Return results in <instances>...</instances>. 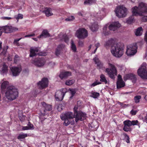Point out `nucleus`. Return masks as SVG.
<instances>
[{
	"label": "nucleus",
	"mask_w": 147,
	"mask_h": 147,
	"mask_svg": "<svg viewBox=\"0 0 147 147\" xmlns=\"http://www.w3.org/2000/svg\"><path fill=\"white\" fill-rule=\"evenodd\" d=\"M131 11L134 16H141L143 13H147V5L144 2H141L139 4L138 7H133Z\"/></svg>",
	"instance_id": "f257e3e1"
},
{
	"label": "nucleus",
	"mask_w": 147,
	"mask_h": 147,
	"mask_svg": "<svg viewBox=\"0 0 147 147\" xmlns=\"http://www.w3.org/2000/svg\"><path fill=\"white\" fill-rule=\"evenodd\" d=\"M124 46L121 43L114 44L111 46V52L114 57L119 58L121 57L124 53Z\"/></svg>",
	"instance_id": "f03ea898"
},
{
	"label": "nucleus",
	"mask_w": 147,
	"mask_h": 147,
	"mask_svg": "<svg viewBox=\"0 0 147 147\" xmlns=\"http://www.w3.org/2000/svg\"><path fill=\"white\" fill-rule=\"evenodd\" d=\"M6 90L5 96L9 100H12L18 96V90L13 86H9Z\"/></svg>",
	"instance_id": "7ed1b4c3"
},
{
	"label": "nucleus",
	"mask_w": 147,
	"mask_h": 147,
	"mask_svg": "<svg viewBox=\"0 0 147 147\" xmlns=\"http://www.w3.org/2000/svg\"><path fill=\"white\" fill-rule=\"evenodd\" d=\"M75 115L71 112H66L62 113L60 117L61 119L64 121L63 124L65 126H67L70 124L73 125L74 124V121L73 119L75 118Z\"/></svg>",
	"instance_id": "20e7f679"
},
{
	"label": "nucleus",
	"mask_w": 147,
	"mask_h": 147,
	"mask_svg": "<svg viewBox=\"0 0 147 147\" xmlns=\"http://www.w3.org/2000/svg\"><path fill=\"white\" fill-rule=\"evenodd\" d=\"M127 9L123 5H119L115 10L116 16L119 18L125 17L127 14Z\"/></svg>",
	"instance_id": "39448f33"
},
{
	"label": "nucleus",
	"mask_w": 147,
	"mask_h": 147,
	"mask_svg": "<svg viewBox=\"0 0 147 147\" xmlns=\"http://www.w3.org/2000/svg\"><path fill=\"white\" fill-rule=\"evenodd\" d=\"M78 107L75 106L74 108V115L75 116V121L77 122L79 121H82L86 119V114L81 111L77 112Z\"/></svg>",
	"instance_id": "423d86ee"
},
{
	"label": "nucleus",
	"mask_w": 147,
	"mask_h": 147,
	"mask_svg": "<svg viewBox=\"0 0 147 147\" xmlns=\"http://www.w3.org/2000/svg\"><path fill=\"white\" fill-rule=\"evenodd\" d=\"M137 47L136 45H130L127 47L126 54L127 56L131 57L137 52Z\"/></svg>",
	"instance_id": "0eeeda50"
},
{
	"label": "nucleus",
	"mask_w": 147,
	"mask_h": 147,
	"mask_svg": "<svg viewBox=\"0 0 147 147\" xmlns=\"http://www.w3.org/2000/svg\"><path fill=\"white\" fill-rule=\"evenodd\" d=\"M110 69L107 68L106 69V72L111 78H114L115 75H117V70L115 65L109 62L108 63Z\"/></svg>",
	"instance_id": "6e6552de"
},
{
	"label": "nucleus",
	"mask_w": 147,
	"mask_h": 147,
	"mask_svg": "<svg viewBox=\"0 0 147 147\" xmlns=\"http://www.w3.org/2000/svg\"><path fill=\"white\" fill-rule=\"evenodd\" d=\"M75 36L79 39H83L86 38L88 35L87 31L84 28H80L75 33Z\"/></svg>",
	"instance_id": "1a4fd4ad"
},
{
	"label": "nucleus",
	"mask_w": 147,
	"mask_h": 147,
	"mask_svg": "<svg viewBox=\"0 0 147 147\" xmlns=\"http://www.w3.org/2000/svg\"><path fill=\"white\" fill-rule=\"evenodd\" d=\"M146 64L143 63L138 70V75L143 78L147 79V70L146 69Z\"/></svg>",
	"instance_id": "9d476101"
},
{
	"label": "nucleus",
	"mask_w": 147,
	"mask_h": 147,
	"mask_svg": "<svg viewBox=\"0 0 147 147\" xmlns=\"http://www.w3.org/2000/svg\"><path fill=\"white\" fill-rule=\"evenodd\" d=\"M66 92V89H63L61 90L57 91L55 95L56 100L57 101H62L63 99Z\"/></svg>",
	"instance_id": "9b49d317"
},
{
	"label": "nucleus",
	"mask_w": 147,
	"mask_h": 147,
	"mask_svg": "<svg viewBox=\"0 0 147 147\" xmlns=\"http://www.w3.org/2000/svg\"><path fill=\"white\" fill-rule=\"evenodd\" d=\"M94 16L98 21L102 20L106 16L105 9V8H101L97 12L94 14Z\"/></svg>",
	"instance_id": "f8f14e48"
},
{
	"label": "nucleus",
	"mask_w": 147,
	"mask_h": 147,
	"mask_svg": "<svg viewBox=\"0 0 147 147\" xmlns=\"http://www.w3.org/2000/svg\"><path fill=\"white\" fill-rule=\"evenodd\" d=\"M38 51L39 49L38 48L31 47L30 50V56L32 57L37 54L41 56H45L46 55L45 53H43L42 52H41L39 54L38 53Z\"/></svg>",
	"instance_id": "ddd939ff"
},
{
	"label": "nucleus",
	"mask_w": 147,
	"mask_h": 147,
	"mask_svg": "<svg viewBox=\"0 0 147 147\" xmlns=\"http://www.w3.org/2000/svg\"><path fill=\"white\" fill-rule=\"evenodd\" d=\"M3 32L6 33H10L17 31V28L11 26H3Z\"/></svg>",
	"instance_id": "4468645a"
},
{
	"label": "nucleus",
	"mask_w": 147,
	"mask_h": 147,
	"mask_svg": "<svg viewBox=\"0 0 147 147\" xmlns=\"http://www.w3.org/2000/svg\"><path fill=\"white\" fill-rule=\"evenodd\" d=\"M10 69L12 74L14 76H17L18 75L22 70L21 66L20 65L17 66L11 67Z\"/></svg>",
	"instance_id": "2eb2a0df"
},
{
	"label": "nucleus",
	"mask_w": 147,
	"mask_h": 147,
	"mask_svg": "<svg viewBox=\"0 0 147 147\" xmlns=\"http://www.w3.org/2000/svg\"><path fill=\"white\" fill-rule=\"evenodd\" d=\"M48 80L46 78H43L41 81L38 83L39 87L40 89H43L47 87L48 85Z\"/></svg>",
	"instance_id": "dca6fc26"
},
{
	"label": "nucleus",
	"mask_w": 147,
	"mask_h": 147,
	"mask_svg": "<svg viewBox=\"0 0 147 147\" xmlns=\"http://www.w3.org/2000/svg\"><path fill=\"white\" fill-rule=\"evenodd\" d=\"M41 104L45 109L43 111H42V110L40 111V117L42 116H44L45 115L46 111H50L52 109V107L51 105H47L44 102H42Z\"/></svg>",
	"instance_id": "f3484780"
},
{
	"label": "nucleus",
	"mask_w": 147,
	"mask_h": 147,
	"mask_svg": "<svg viewBox=\"0 0 147 147\" xmlns=\"http://www.w3.org/2000/svg\"><path fill=\"white\" fill-rule=\"evenodd\" d=\"M121 26V24L118 22L117 21L112 22L109 26V28L110 30L114 31Z\"/></svg>",
	"instance_id": "a211bd4d"
},
{
	"label": "nucleus",
	"mask_w": 147,
	"mask_h": 147,
	"mask_svg": "<svg viewBox=\"0 0 147 147\" xmlns=\"http://www.w3.org/2000/svg\"><path fill=\"white\" fill-rule=\"evenodd\" d=\"M45 63V61L44 59H36L32 62L33 63L39 67L43 66Z\"/></svg>",
	"instance_id": "6ab92c4d"
},
{
	"label": "nucleus",
	"mask_w": 147,
	"mask_h": 147,
	"mask_svg": "<svg viewBox=\"0 0 147 147\" xmlns=\"http://www.w3.org/2000/svg\"><path fill=\"white\" fill-rule=\"evenodd\" d=\"M125 86V82L123 81L121 75H119L118 80L117 82V88H120Z\"/></svg>",
	"instance_id": "aec40b11"
},
{
	"label": "nucleus",
	"mask_w": 147,
	"mask_h": 147,
	"mask_svg": "<svg viewBox=\"0 0 147 147\" xmlns=\"http://www.w3.org/2000/svg\"><path fill=\"white\" fill-rule=\"evenodd\" d=\"M1 89L2 92H3L5 89L9 87L8 86L9 83L8 82L4 80H2L1 82Z\"/></svg>",
	"instance_id": "412c9836"
},
{
	"label": "nucleus",
	"mask_w": 147,
	"mask_h": 147,
	"mask_svg": "<svg viewBox=\"0 0 147 147\" xmlns=\"http://www.w3.org/2000/svg\"><path fill=\"white\" fill-rule=\"evenodd\" d=\"M7 70V66L4 63H0V71L1 73H6Z\"/></svg>",
	"instance_id": "4be33fe9"
},
{
	"label": "nucleus",
	"mask_w": 147,
	"mask_h": 147,
	"mask_svg": "<svg viewBox=\"0 0 147 147\" xmlns=\"http://www.w3.org/2000/svg\"><path fill=\"white\" fill-rule=\"evenodd\" d=\"M2 42L0 41V55L4 56L5 55L6 53L8 48V46H5L4 47L3 49H1Z\"/></svg>",
	"instance_id": "5701e85b"
},
{
	"label": "nucleus",
	"mask_w": 147,
	"mask_h": 147,
	"mask_svg": "<svg viewBox=\"0 0 147 147\" xmlns=\"http://www.w3.org/2000/svg\"><path fill=\"white\" fill-rule=\"evenodd\" d=\"M71 73L69 71L63 72L60 73L59 76L61 79H63L65 78L71 76Z\"/></svg>",
	"instance_id": "b1692460"
},
{
	"label": "nucleus",
	"mask_w": 147,
	"mask_h": 147,
	"mask_svg": "<svg viewBox=\"0 0 147 147\" xmlns=\"http://www.w3.org/2000/svg\"><path fill=\"white\" fill-rule=\"evenodd\" d=\"M90 28L92 31L95 32L97 31L99 27L97 23L94 22L91 24L90 26Z\"/></svg>",
	"instance_id": "393cba45"
},
{
	"label": "nucleus",
	"mask_w": 147,
	"mask_h": 147,
	"mask_svg": "<svg viewBox=\"0 0 147 147\" xmlns=\"http://www.w3.org/2000/svg\"><path fill=\"white\" fill-rule=\"evenodd\" d=\"M52 9L50 8H46L43 12L47 17H49L53 15L52 12Z\"/></svg>",
	"instance_id": "a878e982"
},
{
	"label": "nucleus",
	"mask_w": 147,
	"mask_h": 147,
	"mask_svg": "<svg viewBox=\"0 0 147 147\" xmlns=\"http://www.w3.org/2000/svg\"><path fill=\"white\" fill-rule=\"evenodd\" d=\"M60 39L62 40H64L65 42L67 43L69 41V38L66 34L63 35L61 34L58 35Z\"/></svg>",
	"instance_id": "bb28decb"
},
{
	"label": "nucleus",
	"mask_w": 147,
	"mask_h": 147,
	"mask_svg": "<svg viewBox=\"0 0 147 147\" xmlns=\"http://www.w3.org/2000/svg\"><path fill=\"white\" fill-rule=\"evenodd\" d=\"M50 36V35L48 32L47 31L45 30L42 31L41 34L37 36V38H40L42 37L46 38L49 37Z\"/></svg>",
	"instance_id": "cd10ccee"
},
{
	"label": "nucleus",
	"mask_w": 147,
	"mask_h": 147,
	"mask_svg": "<svg viewBox=\"0 0 147 147\" xmlns=\"http://www.w3.org/2000/svg\"><path fill=\"white\" fill-rule=\"evenodd\" d=\"M65 47V45L63 44L59 45L55 51L56 55H59L60 54L61 51L63 50V49Z\"/></svg>",
	"instance_id": "c85d7f7f"
},
{
	"label": "nucleus",
	"mask_w": 147,
	"mask_h": 147,
	"mask_svg": "<svg viewBox=\"0 0 147 147\" xmlns=\"http://www.w3.org/2000/svg\"><path fill=\"white\" fill-rule=\"evenodd\" d=\"M93 60L95 62V63L97 64V66L100 68L102 67L103 66V64L100 61L98 58L96 57H95L94 59Z\"/></svg>",
	"instance_id": "c756f323"
},
{
	"label": "nucleus",
	"mask_w": 147,
	"mask_h": 147,
	"mask_svg": "<svg viewBox=\"0 0 147 147\" xmlns=\"http://www.w3.org/2000/svg\"><path fill=\"white\" fill-rule=\"evenodd\" d=\"M143 32V29L141 27L138 28L136 30L135 32V34L137 36H140L142 35Z\"/></svg>",
	"instance_id": "7c9ffc66"
},
{
	"label": "nucleus",
	"mask_w": 147,
	"mask_h": 147,
	"mask_svg": "<svg viewBox=\"0 0 147 147\" xmlns=\"http://www.w3.org/2000/svg\"><path fill=\"white\" fill-rule=\"evenodd\" d=\"M108 26V24H106L104 26L103 28L102 33L105 35H108L110 33L109 31L107 30V28Z\"/></svg>",
	"instance_id": "2f4dec72"
},
{
	"label": "nucleus",
	"mask_w": 147,
	"mask_h": 147,
	"mask_svg": "<svg viewBox=\"0 0 147 147\" xmlns=\"http://www.w3.org/2000/svg\"><path fill=\"white\" fill-rule=\"evenodd\" d=\"M134 20V16L133 15L130 16L126 20V23L128 24H131Z\"/></svg>",
	"instance_id": "473e14b6"
},
{
	"label": "nucleus",
	"mask_w": 147,
	"mask_h": 147,
	"mask_svg": "<svg viewBox=\"0 0 147 147\" xmlns=\"http://www.w3.org/2000/svg\"><path fill=\"white\" fill-rule=\"evenodd\" d=\"M113 40L112 39H110L107 41L104 44V46L106 48H109L110 45L113 43Z\"/></svg>",
	"instance_id": "72a5a7b5"
},
{
	"label": "nucleus",
	"mask_w": 147,
	"mask_h": 147,
	"mask_svg": "<svg viewBox=\"0 0 147 147\" xmlns=\"http://www.w3.org/2000/svg\"><path fill=\"white\" fill-rule=\"evenodd\" d=\"M96 0H86L84 2V4L90 5L95 3Z\"/></svg>",
	"instance_id": "f704fd0d"
},
{
	"label": "nucleus",
	"mask_w": 147,
	"mask_h": 147,
	"mask_svg": "<svg viewBox=\"0 0 147 147\" xmlns=\"http://www.w3.org/2000/svg\"><path fill=\"white\" fill-rule=\"evenodd\" d=\"M71 49L74 52L76 51V46L74 41L72 40H71Z\"/></svg>",
	"instance_id": "c9c22d12"
},
{
	"label": "nucleus",
	"mask_w": 147,
	"mask_h": 147,
	"mask_svg": "<svg viewBox=\"0 0 147 147\" xmlns=\"http://www.w3.org/2000/svg\"><path fill=\"white\" fill-rule=\"evenodd\" d=\"M27 136V134H26L21 133L20 134L18 137V138L20 140H21L22 139H24Z\"/></svg>",
	"instance_id": "e433bc0d"
},
{
	"label": "nucleus",
	"mask_w": 147,
	"mask_h": 147,
	"mask_svg": "<svg viewBox=\"0 0 147 147\" xmlns=\"http://www.w3.org/2000/svg\"><path fill=\"white\" fill-rule=\"evenodd\" d=\"M69 91H70V93L71 95V96L70 97V98L71 99L73 96H74L76 93V90L75 89H69Z\"/></svg>",
	"instance_id": "4c0bfd02"
},
{
	"label": "nucleus",
	"mask_w": 147,
	"mask_h": 147,
	"mask_svg": "<svg viewBox=\"0 0 147 147\" xmlns=\"http://www.w3.org/2000/svg\"><path fill=\"white\" fill-rule=\"evenodd\" d=\"M91 95L90 96L94 98H96L98 97L99 96V94L98 93L94 92H92L91 93Z\"/></svg>",
	"instance_id": "58836bf2"
},
{
	"label": "nucleus",
	"mask_w": 147,
	"mask_h": 147,
	"mask_svg": "<svg viewBox=\"0 0 147 147\" xmlns=\"http://www.w3.org/2000/svg\"><path fill=\"white\" fill-rule=\"evenodd\" d=\"M100 81L102 82H104L106 84L107 83V81L105 78V76L103 74L101 75L100 76Z\"/></svg>",
	"instance_id": "ea45409f"
},
{
	"label": "nucleus",
	"mask_w": 147,
	"mask_h": 147,
	"mask_svg": "<svg viewBox=\"0 0 147 147\" xmlns=\"http://www.w3.org/2000/svg\"><path fill=\"white\" fill-rule=\"evenodd\" d=\"M75 81L74 80H68L65 83L66 85L68 86H70L73 84L75 82Z\"/></svg>",
	"instance_id": "a19ab883"
},
{
	"label": "nucleus",
	"mask_w": 147,
	"mask_h": 147,
	"mask_svg": "<svg viewBox=\"0 0 147 147\" xmlns=\"http://www.w3.org/2000/svg\"><path fill=\"white\" fill-rule=\"evenodd\" d=\"M130 79L132 80L133 82H135L136 81V76L133 74H129Z\"/></svg>",
	"instance_id": "79ce46f5"
},
{
	"label": "nucleus",
	"mask_w": 147,
	"mask_h": 147,
	"mask_svg": "<svg viewBox=\"0 0 147 147\" xmlns=\"http://www.w3.org/2000/svg\"><path fill=\"white\" fill-rule=\"evenodd\" d=\"M123 123L124 125H126L128 127L131 126V121L128 120L124 121Z\"/></svg>",
	"instance_id": "37998d69"
},
{
	"label": "nucleus",
	"mask_w": 147,
	"mask_h": 147,
	"mask_svg": "<svg viewBox=\"0 0 147 147\" xmlns=\"http://www.w3.org/2000/svg\"><path fill=\"white\" fill-rule=\"evenodd\" d=\"M101 84L100 82H99L98 81H95L94 82V83H93L91 84H90V87L92 88V87H93L95 86H96L97 85L99 84Z\"/></svg>",
	"instance_id": "c03bdc74"
},
{
	"label": "nucleus",
	"mask_w": 147,
	"mask_h": 147,
	"mask_svg": "<svg viewBox=\"0 0 147 147\" xmlns=\"http://www.w3.org/2000/svg\"><path fill=\"white\" fill-rule=\"evenodd\" d=\"M141 97L140 96H136L134 97V100L136 103H138L140 102V99Z\"/></svg>",
	"instance_id": "a18cd8bd"
},
{
	"label": "nucleus",
	"mask_w": 147,
	"mask_h": 147,
	"mask_svg": "<svg viewBox=\"0 0 147 147\" xmlns=\"http://www.w3.org/2000/svg\"><path fill=\"white\" fill-rule=\"evenodd\" d=\"M23 15L21 14H19L17 16H15V18L17 20V21L19 19H22L23 18Z\"/></svg>",
	"instance_id": "49530a36"
},
{
	"label": "nucleus",
	"mask_w": 147,
	"mask_h": 147,
	"mask_svg": "<svg viewBox=\"0 0 147 147\" xmlns=\"http://www.w3.org/2000/svg\"><path fill=\"white\" fill-rule=\"evenodd\" d=\"M74 19V17L73 16H71L69 17L68 18L65 19V20L67 21H70L73 20Z\"/></svg>",
	"instance_id": "de8ad7c7"
},
{
	"label": "nucleus",
	"mask_w": 147,
	"mask_h": 147,
	"mask_svg": "<svg viewBox=\"0 0 147 147\" xmlns=\"http://www.w3.org/2000/svg\"><path fill=\"white\" fill-rule=\"evenodd\" d=\"M123 129L124 131H129L130 130V129L129 127H128L126 125H124Z\"/></svg>",
	"instance_id": "09e8293b"
},
{
	"label": "nucleus",
	"mask_w": 147,
	"mask_h": 147,
	"mask_svg": "<svg viewBox=\"0 0 147 147\" xmlns=\"http://www.w3.org/2000/svg\"><path fill=\"white\" fill-rule=\"evenodd\" d=\"M138 122L137 120H134L131 121V125H136L138 124Z\"/></svg>",
	"instance_id": "8fccbe9b"
},
{
	"label": "nucleus",
	"mask_w": 147,
	"mask_h": 147,
	"mask_svg": "<svg viewBox=\"0 0 147 147\" xmlns=\"http://www.w3.org/2000/svg\"><path fill=\"white\" fill-rule=\"evenodd\" d=\"M100 46V44L98 42H97L95 44V46L96 47L94 51V53H95L97 50V48Z\"/></svg>",
	"instance_id": "3c124183"
},
{
	"label": "nucleus",
	"mask_w": 147,
	"mask_h": 147,
	"mask_svg": "<svg viewBox=\"0 0 147 147\" xmlns=\"http://www.w3.org/2000/svg\"><path fill=\"white\" fill-rule=\"evenodd\" d=\"M129 76V74H127L125 75L123 78L124 80H126L128 79H130Z\"/></svg>",
	"instance_id": "603ef678"
},
{
	"label": "nucleus",
	"mask_w": 147,
	"mask_h": 147,
	"mask_svg": "<svg viewBox=\"0 0 147 147\" xmlns=\"http://www.w3.org/2000/svg\"><path fill=\"white\" fill-rule=\"evenodd\" d=\"M28 126L29 129H34L33 125L31 124L29 122L28 124Z\"/></svg>",
	"instance_id": "864d4df0"
},
{
	"label": "nucleus",
	"mask_w": 147,
	"mask_h": 147,
	"mask_svg": "<svg viewBox=\"0 0 147 147\" xmlns=\"http://www.w3.org/2000/svg\"><path fill=\"white\" fill-rule=\"evenodd\" d=\"M19 118L21 121H23L25 120V117L24 116L22 115L21 116H19Z\"/></svg>",
	"instance_id": "5fc2aeb1"
},
{
	"label": "nucleus",
	"mask_w": 147,
	"mask_h": 147,
	"mask_svg": "<svg viewBox=\"0 0 147 147\" xmlns=\"http://www.w3.org/2000/svg\"><path fill=\"white\" fill-rule=\"evenodd\" d=\"M142 20L143 21L146 22L147 21V16H144L142 18Z\"/></svg>",
	"instance_id": "6e6d98bb"
},
{
	"label": "nucleus",
	"mask_w": 147,
	"mask_h": 147,
	"mask_svg": "<svg viewBox=\"0 0 147 147\" xmlns=\"http://www.w3.org/2000/svg\"><path fill=\"white\" fill-rule=\"evenodd\" d=\"M35 34L34 33H32L30 34H28L25 36V37H29L31 36H35Z\"/></svg>",
	"instance_id": "4d7b16f0"
},
{
	"label": "nucleus",
	"mask_w": 147,
	"mask_h": 147,
	"mask_svg": "<svg viewBox=\"0 0 147 147\" xmlns=\"http://www.w3.org/2000/svg\"><path fill=\"white\" fill-rule=\"evenodd\" d=\"M21 39V38H20L18 39H16L13 42L14 44L17 45L18 44V42Z\"/></svg>",
	"instance_id": "13d9d810"
},
{
	"label": "nucleus",
	"mask_w": 147,
	"mask_h": 147,
	"mask_svg": "<svg viewBox=\"0 0 147 147\" xmlns=\"http://www.w3.org/2000/svg\"><path fill=\"white\" fill-rule=\"evenodd\" d=\"M125 138L127 139V140L126 141V142L127 143H129V138L128 136L126 134H125Z\"/></svg>",
	"instance_id": "bf43d9fd"
},
{
	"label": "nucleus",
	"mask_w": 147,
	"mask_h": 147,
	"mask_svg": "<svg viewBox=\"0 0 147 147\" xmlns=\"http://www.w3.org/2000/svg\"><path fill=\"white\" fill-rule=\"evenodd\" d=\"M136 112H137V111H136L134 110H132L130 112L131 113L132 115H135L136 114Z\"/></svg>",
	"instance_id": "052dcab7"
},
{
	"label": "nucleus",
	"mask_w": 147,
	"mask_h": 147,
	"mask_svg": "<svg viewBox=\"0 0 147 147\" xmlns=\"http://www.w3.org/2000/svg\"><path fill=\"white\" fill-rule=\"evenodd\" d=\"M18 55H16L15 57V59L14 60V62L15 63H16L17 60L18 59Z\"/></svg>",
	"instance_id": "680f3d73"
},
{
	"label": "nucleus",
	"mask_w": 147,
	"mask_h": 147,
	"mask_svg": "<svg viewBox=\"0 0 147 147\" xmlns=\"http://www.w3.org/2000/svg\"><path fill=\"white\" fill-rule=\"evenodd\" d=\"M3 19L5 20H9L11 19V18L10 17H3L2 18Z\"/></svg>",
	"instance_id": "e2e57ef3"
},
{
	"label": "nucleus",
	"mask_w": 147,
	"mask_h": 147,
	"mask_svg": "<svg viewBox=\"0 0 147 147\" xmlns=\"http://www.w3.org/2000/svg\"><path fill=\"white\" fill-rule=\"evenodd\" d=\"M22 129L23 130H26L29 129V128L28 126H24L22 127Z\"/></svg>",
	"instance_id": "0e129e2a"
},
{
	"label": "nucleus",
	"mask_w": 147,
	"mask_h": 147,
	"mask_svg": "<svg viewBox=\"0 0 147 147\" xmlns=\"http://www.w3.org/2000/svg\"><path fill=\"white\" fill-rule=\"evenodd\" d=\"M144 39L145 41L147 42V31L145 33Z\"/></svg>",
	"instance_id": "69168bd1"
},
{
	"label": "nucleus",
	"mask_w": 147,
	"mask_h": 147,
	"mask_svg": "<svg viewBox=\"0 0 147 147\" xmlns=\"http://www.w3.org/2000/svg\"><path fill=\"white\" fill-rule=\"evenodd\" d=\"M78 44L80 46H82L83 45V42L81 41H79L78 42Z\"/></svg>",
	"instance_id": "338daca9"
},
{
	"label": "nucleus",
	"mask_w": 147,
	"mask_h": 147,
	"mask_svg": "<svg viewBox=\"0 0 147 147\" xmlns=\"http://www.w3.org/2000/svg\"><path fill=\"white\" fill-rule=\"evenodd\" d=\"M32 39L35 41H36L38 40L37 38H33Z\"/></svg>",
	"instance_id": "774afa93"
}]
</instances>
